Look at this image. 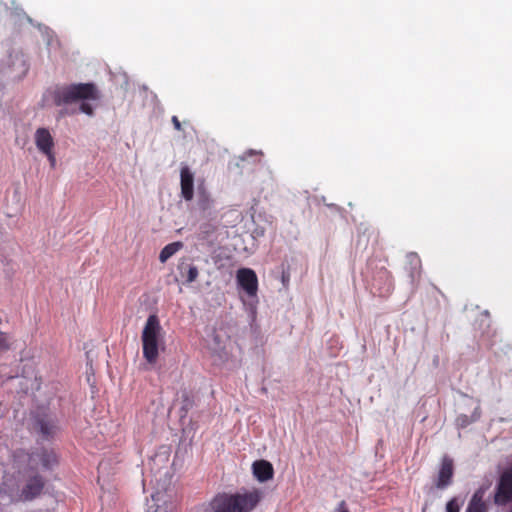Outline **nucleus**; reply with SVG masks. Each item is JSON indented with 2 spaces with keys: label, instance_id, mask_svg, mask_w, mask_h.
Wrapping results in <instances>:
<instances>
[{
  "label": "nucleus",
  "instance_id": "f257e3e1",
  "mask_svg": "<svg viewBox=\"0 0 512 512\" xmlns=\"http://www.w3.org/2000/svg\"><path fill=\"white\" fill-rule=\"evenodd\" d=\"M46 484L39 470L28 466L18 472L17 478L5 476L0 485V495L10 501H31L40 496Z\"/></svg>",
  "mask_w": 512,
  "mask_h": 512
},
{
  "label": "nucleus",
  "instance_id": "f03ea898",
  "mask_svg": "<svg viewBox=\"0 0 512 512\" xmlns=\"http://www.w3.org/2000/svg\"><path fill=\"white\" fill-rule=\"evenodd\" d=\"M261 499L262 492L258 489L235 494L221 493L209 502L206 512H251Z\"/></svg>",
  "mask_w": 512,
  "mask_h": 512
},
{
  "label": "nucleus",
  "instance_id": "7ed1b4c3",
  "mask_svg": "<svg viewBox=\"0 0 512 512\" xmlns=\"http://www.w3.org/2000/svg\"><path fill=\"white\" fill-rule=\"evenodd\" d=\"M99 98L97 88L92 83H79L59 87L54 92V102L57 106L80 102L79 110L89 116L93 115V107L88 100Z\"/></svg>",
  "mask_w": 512,
  "mask_h": 512
},
{
  "label": "nucleus",
  "instance_id": "20e7f679",
  "mask_svg": "<svg viewBox=\"0 0 512 512\" xmlns=\"http://www.w3.org/2000/svg\"><path fill=\"white\" fill-rule=\"evenodd\" d=\"M143 357L149 364L158 361L160 351L165 348L163 329L157 315L148 317L141 335Z\"/></svg>",
  "mask_w": 512,
  "mask_h": 512
},
{
  "label": "nucleus",
  "instance_id": "39448f33",
  "mask_svg": "<svg viewBox=\"0 0 512 512\" xmlns=\"http://www.w3.org/2000/svg\"><path fill=\"white\" fill-rule=\"evenodd\" d=\"M454 476L453 460L445 455L441 459L440 467L437 476L434 480V485L438 489H445L452 484Z\"/></svg>",
  "mask_w": 512,
  "mask_h": 512
},
{
  "label": "nucleus",
  "instance_id": "423d86ee",
  "mask_svg": "<svg viewBox=\"0 0 512 512\" xmlns=\"http://www.w3.org/2000/svg\"><path fill=\"white\" fill-rule=\"evenodd\" d=\"M170 454L167 451L157 453L151 459V471L155 477V480H161L167 478L170 475Z\"/></svg>",
  "mask_w": 512,
  "mask_h": 512
},
{
  "label": "nucleus",
  "instance_id": "0eeeda50",
  "mask_svg": "<svg viewBox=\"0 0 512 512\" xmlns=\"http://www.w3.org/2000/svg\"><path fill=\"white\" fill-rule=\"evenodd\" d=\"M237 282L249 296H256L258 280L256 273L250 268H241L237 271Z\"/></svg>",
  "mask_w": 512,
  "mask_h": 512
},
{
  "label": "nucleus",
  "instance_id": "6e6552de",
  "mask_svg": "<svg viewBox=\"0 0 512 512\" xmlns=\"http://www.w3.org/2000/svg\"><path fill=\"white\" fill-rule=\"evenodd\" d=\"M57 463V457L54 452L41 450L32 453L28 458V466L37 469L41 465L44 469H51Z\"/></svg>",
  "mask_w": 512,
  "mask_h": 512
},
{
  "label": "nucleus",
  "instance_id": "1a4fd4ad",
  "mask_svg": "<svg viewBox=\"0 0 512 512\" xmlns=\"http://www.w3.org/2000/svg\"><path fill=\"white\" fill-rule=\"evenodd\" d=\"M487 487H479L472 495L466 512H488V504L485 500Z\"/></svg>",
  "mask_w": 512,
  "mask_h": 512
},
{
  "label": "nucleus",
  "instance_id": "9d476101",
  "mask_svg": "<svg viewBox=\"0 0 512 512\" xmlns=\"http://www.w3.org/2000/svg\"><path fill=\"white\" fill-rule=\"evenodd\" d=\"M34 141L41 153H47L54 148V140L48 129L41 127L35 131Z\"/></svg>",
  "mask_w": 512,
  "mask_h": 512
},
{
  "label": "nucleus",
  "instance_id": "9b49d317",
  "mask_svg": "<svg viewBox=\"0 0 512 512\" xmlns=\"http://www.w3.org/2000/svg\"><path fill=\"white\" fill-rule=\"evenodd\" d=\"M181 195L186 201L193 199L194 177L187 166L181 168Z\"/></svg>",
  "mask_w": 512,
  "mask_h": 512
},
{
  "label": "nucleus",
  "instance_id": "f8f14e48",
  "mask_svg": "<svg viewBox=\"0 0 512 512\" xmlns=\"http://www.w3.org/2000/svg\"><path fill=\"white\" fill-rule=\"evenodd\" d=\"M253 475L259 482H266L273 478L274 469L270 462L266 460L255 461L252 465Z\"/></svg>",
  "mask_w": 512,
  "mask_h": 512
},
{
  "label": "nucleus",
  "instance_id": "ddd939ff",
  "mask_svg": "<svg viewBox=\"0 0 512 512\" xmlns=\"http://www.w3.org/2000/svg\"><path fill=\"white\" fill-rule=\"evenodd\" d=\"M407 264L409 265V276L411 283L416 284L421 277V259L416 253H409L406 256Z\"/></svg>",
  "mask_w": 512,
  "mask_h": 512
},
{
  "label": "nucleus",
  "instance_id": "4468645a",
  "mask_svg": "<svg viewBox=\"0 0 512 512\" xmlns=\"http://www.w3.org/2000/svg\"><path fill=\"white\" fill-rule=\"evenodd\" d=\"M177 269L179 271L180 276L182 278H185L187 283L194 282L199 274L198 268L192 263H189L188 261L185 260L181 261L178 264Z\"/></svg>",
  "mask_w": 512,
  "mask_h": 512
},
{
  "label": "nucleus",
  "instance_id": "2eb2a0df",
  "mask_svg": "<svg viewBox=\"0 0 512 512\" xmlns=\"http://www.w3.org/2000/svg\"><path fill=\"white\" fill-rule=\"evenodd\" d=\"M37 426L39 427L40 433L49 437L56 432L57 426L51 418H40L37 420Z\"/></svg>",
  "mask_w": 512,
  "mask_h": 512
},
{
  "label": "nucleus",
  "instance_id": "dca6fc26",
  "mask_svg": "<svg viewBox=\"0 0 512 512\" xmlns=\"http://www.w3.org/2000/svg\"><path fill=\"white\" fill-rule=\"evenodd\" d=\"M181 242H173L166 245L159 254V260L161 263H165L170 257H172L178 250L182 248Z\"/></svg>",
  "mask_w": 512,
  "mask_h": 512
},
{
  "label": "nucleus",
  "instance_id": "f3484780",
  "mask_svg": "<svg viewBox=\"0 0 512 512\" xmlns=\"http://www.w3.org/2000/svg\"><path fill=\"white\" fill-rule=\"evenodd\" d=\"M213 200L205 192L200 193L197 200L198 208L205 212L212 208Z\"/></svg>",
  "mask_w": 512,
  "mask_h": 512
},
{
  "label": "nucleus",
  "instance_id": "a211bd4d",
  "mask_svg": "<svg viewBox=\"0 0 512 512\" xmlns=\"http://www.w3.org/2000/svg\"><path fill=\"white\" fill-rule=\"evenodd\" d=\"M446 512H460V505L457 498H452L447 502Z\"/></svg>",
  "mask_w": 512,
  "mask_h": 512
},
{
  "label": "nucleus",
  "instance_id": "6ab92c4d",
  "mask_svg": "<svg viewBox=\"0 0 512 512\" xmlns=\"http://www.w3.org/2000/svg\"><path fill=\"white\" fill-rule=\"evenodd\" d=\"M9 349L8 338L5 333L0 331V355Z\"/></svg>",
  "mask_w": 512,
  "mask_h": 512
},
{
  "label": "nucleus",
  "instance_id": "aec40b11",
  "mask_svg": "<svg viewBox=\"0 0 512 512\" xmlns=\"http://www.w3.org/2000/svg\"><path fill=\"white\" fill-rule=\"evenodd\" d=\"M45 156H47L49 162H50V165L51 167H54L55 164H56V158H55V155H54V152L53 150H50L49 152L47 153H43Z\"/></svg>",
  "mask_w": 512,
  "mask_h": 512
},
{
  "label": "nucleus",
  "instance_id": "412c9836",
  "mask_svg": "<svg viewBox=\"0 0 512 512\" xmlns=\"http://www.w3.org/2000/svg\"><path fill=\"white\" fill-rule=\"evenodd\" d=\"M172 122L176 130H181V123L179 122L178 118L176 116L172 117Z\"/></svg>",
  "mask_w": 512,
  "mask_h": 512
},
{
  "label": "nucleus",
  "instance_id": "4be33fe9",
  "mask_svg": "<svg viewBox=\"0 0 512 512\" xmlns=\"http://www.w3.org/2000/svg\"><path fill=\"white\" fill-rule=\"evenodd\" d=\"M248 153H249V155L261 154V152H256V151H253V150H250Z\"/></svg>",
  "mask_w": 512,
  "mask_h": 512
},
{
  "label": "nucleus",
  "instance_id": "5701e85b",
  "mask_svg": "<svg viewBox=\"0 0 512 512\" xmlns=\"http://www.w3.org/2000/svg\"><path fill=\"white\" fill-rule=\"evenodd\" d=\"M213 339H214V341H215V342H217V343L219 342V336H218V335H215V336L213 337Z\"/></svg>",
  "mask_w": 512,
  "mask_h": 512
},
{
  "label": "nucleus",
  "instance_id": "b1692460",
  "mask_svg": "<svg viewBox=\"0 0 512 512\" xmlns=\"http://www.w3.org/2000/svg\"><path fill=\"white\" fill-rule=\"evenodd\" d=\"M104 468V463H100L99 465V470L103 469Z\"/></svg>",
  "mask_w": 512,
  "mask_h": 512
},
{
  "label": "nucleus",
  "instance_id": "393cba45",
  "mask_svg": "<svg viewBox=\"0 0 512 512\" xmlns=\"http://www.w3.org/2000/svg\"><path fill=\"white\" fill-rule=\"evenodd\" d=\"M340 506H341V507L345 506V502H344V501H342V502L340 503Z\"/></svg>",
  "mask_w": 512,
  "mask_h": 512
},
{
  "label": "nucleus",
  "instance_id": "a878e982",
  "mask_svg": "<svg viewBox=\"0 0 512 512\" xmlns=\"http://www.w3.org/2000/svg\"><path fill=\"white\" fill-rule=\"evenodd\" d=\"M340 512H349V511H348V510H342V511H340Z\"/></svg>",
  "mask_w": 512,
  "mask_h": 512
}]
</instances>
